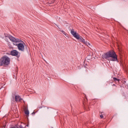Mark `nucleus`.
Wrapping results in <instances>:
<instances>
[{"label":"nucleus","mask_w":128,"mask_h":128,"mask_svg":"<svg viewBox=\"0 0 128 128\" xmlns=\"http://www.w3.org/2000/svg\"><path fill=\"white\" fill-rule=\"evenodd\" d=\"M104 58L106 60H110L112 62H118V56L114 51H109L104 54Z\"/></svg>","instance_id":"f257e3e1"},{"label":"nucleus","mask_w":128,"mask_h":128,"mask_svg":"<svg viewBox=\"0 0 128 128\" xmlns=\"http://www.w3.org/2000/svg\"><path fill=\"white\" fill-rule=\"evenodd\" d=\"M70 34L75 38H76V40H78L80 42H82V44H86V42L84 38L80 36V34L76 32H74V29L72 28L70 30Z\"/></svg>","instance_id":"f03ea898"},{"label":"nucleus","mask_w":128,"mask_h":128,"mask_svg":"<svg viewBox=\"0 0 128 128\" xmlns=\"http://www.w3.org/2000/svg\"><path fill=\"white\" fill-rule=\"evenodd\" d=\"M10 62V59L6 56H2L0 59V66H8Z\"/></svg>","instance_id":"7ed1b4c3"},{"label":"nucleus","mask_w":128,"mask_h":128,"mask_svg":"<svg viewBox=\"0 0 128 128\" xmlns=\"http://www.w3.org/2000/svg\"><path fill=\"white\" fill-rule=\"evenodd\" d=\"M5 36V38H9V40H11V42H12L14 44H18V42H22V40H20V39L18 38H14V37L10 36V35H8V34H4Z\"/></svg>","instance_id":"20e7f679"},{"label":"nucleus","mask_w":128,"mask_h":128,"mask_svg":"<svg viewBox=\"0 0 128 128\" xmlns=\"http://www.w3.org/2000/svg\"><path fill=\"white\" fill-rule=\"evenodd\" d=\"M14 46H18V50L20 52H24V45L22 43L14 44Z\"/></svg>","instance_id":"39448f33"},{"label":"nucleus","mask_w":128,"mask_h":128,"mask_svg":"<svg viewBox=\"0 0 128 128\" xmlns=\"http://www.w3.org/2000/svg\"><path fill=\"white\" fill-rule=\"evenodd\" d=\"M10 54L14 56H16V58H20V53L18 52L16 50H12L10 52Z\"/></svg>","instance_id":"423d86ee"},{"label":"nucleus","mask_w":128,"mask_h":128,"mask_svg":"<svg viewBox=\"0 0 128 128\" xmlns=\"http://www.w3.org/2000/svg\"><path fill=\"white\" fill-rule=\"evenodd\" d=\"M14 96H15V102H20L21 100H22V98L20 97V96L14 95Z\"/></svg>","instance_id":"0eeeda50"},{"label":"nucleus","mask_w":128,"mask_h":128,"mask_svg":"<svg viewBox=\"0 0 128 128\" xmlns=\"http://www.w3.org/2000/svg\"><path fill=\"white\" fill-rule=\"evenodd\" d=\"M60 32H61L63 34L66 36H68L64 30H60Z\"/></svg>","instance_id":"6e6552de"},{"label":"nucleus","mask_w":128,"mask_h":128,"mask_svg":"<svg viewBox=\"0 0 128 128\" xmlns=\"http://www.w3.org/2000/svg\"><path fill=\"white\" fill-rule=\"evenodd\" d=\"M114 82H120V79H118L116 78H114Z\"/></svg>","instance_id":"1a4fd4ad"},{"label":"nucleus","mask_w":128,"mask_h":128,"mask_svg":"<svg viewBox=\"0 0 128 128\" xmlns=\"http://www.w3.org/2000/svg\"><path fill=\"white\" fill-rule=\"evenodd\" d=\"M25 114H26L27 116H28V114H30V112L28 111V110H26L25 111Z\"/></svg>","instance_id":"9d476101"},{"label":"nucleus","mask_w":128,"mask_h":128,"mask_svg":"<svg viewBox=\"0 0 128 128\" xmlns=\"http://www.w3.org/2000/svg\"><path fill=\"white\" fill-rule=\"evenodd\" d=\"M86 46H90V42H86Z\"/></svg>","instance_id":"9b49d317"},{"label":"nucleus","mask_w":128,"mask_h":128,"mask_svg":"<svg viewBox=\"0 0 128 128\" xmlns=\"http://www.w3.org/2000/svg\"><path fill=\"white\" fill-rule=\"evenodd\" d=\"M54 1H51L50 2H48V4H54Z\"/></svg>","instance_id":"f8f14e48"},{"label":"nucleus","mask_w":128,"mask_h":128,"mask_svg":"<svg viewBox=\"0 0 128 128\" xmlns=\"http://www.w3.org/2000/svg\"><path fill=\"white\" fill-rule=\"evenodd\" d=\"M100 118H104V115L101 114V115L100 116Z\"/></svg>","instance_id":"ddd939ff"},{"label":"nucleus","mask_w":128,"mask_h":128,"mask_svg":"<svg viewBox=\"0 0 128 128\" xmlns=\"http://www.w3.org/2000/svg\"><path fill=\"white\" fill-rule=\"evenodd\" d=\"M32 114H36V113L34 112H32Z\"/></svg>","instance_id":"4468645a"},{"label":"nucleus","mask_w":128,"mask_h":128,"mask_svg":"<svg viewBox=\"0 0 128 128\" xmlns=\"http://www.w3.org/2000/svg\"><path fill=\"white\" fill-rule=\"evenodd\" d=\"M56 26H57V27L60 28V27H58V25L56 24Z\"/></svg>","instance_id":"2eb2a0df"},{"label":"nucleus","mask_w":128,"mask_h":128,"mask_svg":"<svg viewBox=\"0 0 128 128\" xmlns=\"http://www.w3.org/2000/svg\"><path fill=\"white\" fill-rule=\"evenodd\" d=\"M10 128H16V127H11Z\"/></svg>","instance_id":"dca6fc26"},{"label":"nucleus","mask_w":128,"mask_h":128,"mask_svg":"<svg viewBox=\"0 0 128 128\" xmlns=\"http://www.w3.org/2000/svg\"><path fill=\"white\" fill-rule=\"evenodd\" d=\"M26 126H28V124Z\"/></svg>","instance_id":"f3484780"},{"label":"nucleus","mask_w":128,"mask_h":128,"mask_svg":"<svg viewBox=\"0 0 128 128\" xmlns=\"http://www.w3.org/2000/svg\"><path fill=\"white\" fill-rule=\"evenodd\" d=\"M13 98H14V96H13Z\"/></svg>","instance_id":"a211bd4d"},{"label":"nucleus","mask_w":128,"mask_h":128,"mask_svg":"<svg viewBox=\"0 0 128 128\" xmlns=\"http://www.w3.org/2000/svg\"><path fill=\"white\" fill-rule=\"evenodd\" d=\"M7 54H8V53H7Z\"/></svg>","instance_id":"6ab92c4d"},{"label":"nucleus","mask_w":128,"mask_h":128,"mask_svg":"<svg viewBox=\"0 0 128 128\" xmlns=\"http://www.w3.org/2000/svg\"><path fill=\"white\" fill-rule=\"evenodd\" d=\"M86 110H88V109H87Z\"/></svg>","instance_id":"aec40b11"},{"label":"nucleus","mask_w":128,"mask_h":128,"mask_svg":"<svg viewBox=\"0 0 128 128\" xmlns=\"http://www.w3.org/2000/svg\"><path fill=\"white\" fill-rule=\"evenodd\" d=\"M113 86H116V84H113Z\"/></svg>","instance_id":"412c9836"}]
</instances>
